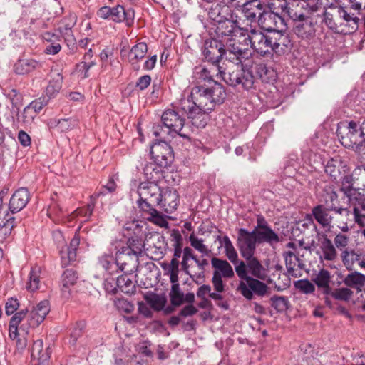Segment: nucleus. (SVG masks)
Masks as SVG:
<instances>
[{
    "mask_svg": "<svg viewBox=\"0 0 365 365\" xmlns=\"http://www.w3.org/2000/svg\"><path fill=\"white\" fill-rule=\"evenodd\" d=\"M41 273L40 267L35 266L31 269L29 282L26 286L28 291L34 292L40 288Z\"/></svg>",
    "mask_w": 365,
    "mask_h": 365,
    "instance_id": "c03bdc74",
    "label": "nucleus"
},
{
    "mask_svg": "<svg viewBox=\"0 0 365 365\" xmlns=\"http://www.w3.org/2000/svg\"><path fill=\"white\" fill-rule=\"evenodd\" d=\"M171 289L169 294L171 304L179 307L184 302V294L180 290L178 282H171Z\"/></svg>",
    "mask_w": 365,
    "mask_h": 365,
    "instance_id": "864d4df0",
    "label": "nucleus"
},
{
    "mask_svg": "<svg viewBox=\"0 0 365 365\" xmlns=\"http://www.w3.org/2000/svg\"><path fill=\"white\" fill-rule=\"evenodd\" d=\"M98 264L109 274H113L117 271L118 266L113 257L109 254H104L98 259Z\"/></svg>",
    "mask_w": 365,
    "mask_h": 365,
    "instance_id": "09e8293b",
    "label": "nucleus"
},
{
    "mask_svg": "<svg viewBox=\"0 0 365 365\" xmlns=\"http://www.w3.org/2000/svg\"><path fill=\"white\" fill-rule=\"evenodd\" d=\"M250 46L262 56L272 53V30H267L266 33L255 29L252 33Z\"/></svg>",
    "mask_w": 365,
    "mask_h": 365,
    "instance_id": "9b49d317",
    "label": "nucleus"
},
{
    "mask_svg": "<svg viewBox=\"0 0 365 365\" xmlns=\"http://www.w3.org/2000/svg\"><path fill=\"white\" fill-rule=\"evenodd\" d=\"M77 124L78 120L76 119L69 118L58 120L56 126H58L61 131L66 132L74 128Z\"/></svg>",
    "mask_w": 365,
    "mask_h": 365,
    "instance_id": "774afa93",
    "label": "nucleus"
},
{
    "mask_svg": "<svg viewBox=\"0 0 365 365\" xmlns=\"http://www.w3.org/2000/svg\"><path fill=\"white\" fill-rule=\"evenodd\" d=\"M30 200V194L27 188L21 187L16 190L10 198L9 209L16 213L26 207Z\"/></svg>",
    "mask_w": 365,
    "mask_h": 365,
    "instance_id": "b1692460",
    "label": "nucleus"
},
{
    "mask_svg": "<svg viewBox=\"0 0 365 365\" xmlns=\"http://www.w3.org/2000/svg\"><path fill=\"white\" fill-rule=\"evenodd\" d=\"M223 43L215 38L205 41L202 49L205 58L213 66H219L222 60Z\"/></svg>",
    "mask_w": 365,
    "mask_h": 365,
    "instance_id": "4468645a",
    "label": "nucleus"
},
{
    "mask_svg": "<svg viewBox=\"0 0 365 365\" xmlns=\"http://www.w3.org/2000/svg\"><path fill=\"white\" fill-rule=\"evenodd\" d=\"M225 82L233 87L241 85L245 90H250L255 88V78L252 72L245 68L243 66L240 70L230 72L228 74L222 76Z\"/></svg>",
    "mask_w": 365,
    "mask_h": 365,
    "instance_id": "0eeeda50",
    "label": "nucleus"
},
{
    "mask_svg": "<svg viewBox=\"0 0 365 365\" xmlns=\"http://www.w3.org/2000/svg\"><path fill=\"white\" fill-rule=\"evenodd\" d=\"M179 266V260L173 259H171L170 263H163L161 264V267L165 272V274L169 275L170 282H178Z\"/></svg>",
    "mask_w": 365,
    "mask_h": 365,
    "instance_id": "a18cd8bd",
    "label": "nucleus"
},
{
    "mask_svg": "<svg viewBox=\"0 0 365 365\" xmlns=\"http://www.w3.org/2000/svg\"><path fill=\"white\" fill-rule=\"evenodd\" d=\"M341 19L344 20V25L345 27V34H349L355 31L359 26V14L357 11H354L352 7L346 6L343 7L339 6Z\"/></svg>",
    "mask_w": 365,
    "mask_h": 365,
    "instance_id": "aec40b11",
    "label": "nucleus"
},
{
    "mask_svg": "<svg viewBox=\"0 0 365 365\" xmlns=\"http://www.w3.org/2000/svg\"><path fill=\"white\" fill-rule=\"evenodd\" d=\"M272 306L278 312H282L288 309L289 301L286 297L274 295L271 298Z\"/></svg>",
    "mask_w": 365,
    "mask_h": 365,
    "instance_id": "e2e57ef3",
    "label": "nucleus"
},
{
    "mask_svg": "<svg viewBox=\"0 0 365 365\" xmlns=\"http://www.w3.org/2000/svg\"><path fill=\"white\" fill-rule=\"evenodd\" d=\"M268 289L267 285L259 281L257 278L255 279L252 277L247 278L246 283L241 281L239 284L238 290L242 295L248 300L253 298V292L258 296H264Z\"/></svg>",
    "mask_w": 365,
    "mask_h": 365,
    "instance_id": "ddd939ff",
    "label": "nucleus"
},
{
    "mask_svg": "<svg viewBox=\"0 0 365 365\" xmlns=\"http://www.w3.org/2000/svg\"><path fill=\"white\" fill-rule=\"evenodd\" d=\"M212 267L220 272L222 277L231 278L234 276V271L232 266L225 259L217 257H212L211 259Z\"/></svg>",
    "mask_w": 365,
    "mask_h": 365,
    "instance_id": "ea45409f",
    "label": "nucleus"
},
{
    "mask_svg": "<svg viewBox=\"0 0 365 365\" xmlns=\"http://www.w3.org/2000/svg\"><path fill=\"white\" fill-rule=\"evenodd\" d=\"M162 125L158 124L153 126V135L160 138H166L171 133L178 134L180 136L190 140L187 135L181 133L184 126L185 118L183 113L174 109L165 110L162 116Z\"/></svg>",
    "mask_w": 365,
    "mask_h": 365,
    "instance_id": "20e7f679",
    "label": "nucleus"
},
{
    "mask_svg": "<svg viewBox=\"0 0 365 365\" xmlns=\"http://www.w3.org/2000/svg\"><path fill=\"white\" fill-rule=\"evenodd\" d=\"M227 11V8L217 4L215 6H212L208 12V16L210 19L218 24L227 18L224 14Z\"/></svg>",
    "mask_w": 365,
    "mask_h": 365,
    "instance_id": "13d9d810",
    "label": "nucleus"
},
{
    "mask_svg": "<svg viewBox=\"0 0 365 365\" xmlns=\"http://www.w3.org/2000/svg\"><path fill=\"white\" fill-rule=\"evenodd\" d=\"M266 20L272 21L274 26L273 29H268L267 30L277 29L283 31L287 28L284 18L282 16V14H279L278 12L267 11L266 13V17L264 18L263 21Z\"/></svg>",
    "mask_w": 365,
    "mask_h": 365,
    "instance_id": "8fccbe9b",
    "label": "nucleus"
},
{
    "mask_svg": "<svg viewBox=\"0 0 365 365\" xmlns=\"http://www.w3.org/2000/svg\"><path fill=\"white\" fill-rule=\"evenodd\" d=\"M247 58V56H239L234 53L222 51V59H225L226 61H228L236 66L241 65L242 66L243 61H245Z\"/></svg>",
    "mask_w": 365,
    "mask_h": 365,
    "instance_id": "338daca9",
    "label": "nucleus"
},
{
    "mask_svg": "<svg viewBox=\"0 0 365 365\" xmlns=\"http://www.w3.org/2000/svg\"><path fill=\"white\" fill-rule=\"evenodd\" d=\"M237 24V21L236 20H231L228 18L225 19L217 24L216 32L217 35L222 38L220 41L232 38V34L235 33V29L236 28Z\"/></svg>",
    "mask_w": 365,
    "mask_h": 365,
    "instance_id": "473e14b6",
    "label": "nucleus"
},
{
    "mask_svg": "<svg viewBox=\"0 0 365 365\" xmlns=\"http://www.w3.org/2000/svg\"><path fill=\"white\" fill-rule=\"evenodd\" d=\"M50 311L48 300L40 302L34 307L29 314V324L31 327H38L45 319Z\"/></svg>",
    "mask_w": 365,
    "mask_h": 365,
    "instance_id": "a878e982",
    "label": "nucleus"
},
{
    "mask_svg": "<svg viewBox=\"0 0 365 365\" xmlns=\"http://www.w3.org/2000/svg\"><path fill=\"white\" fill-rule=\"evenodd\" d=\"M38 66V63L34 59H19L14 64V69L16 74L25 75L34 71Z\"/></svg>",
    "mask_w": 365,
    "mask_h": 365,
    "instance_id": "4c0bfd02",
    "label": "nucleus"
},
{
    "mask_svg": "<svg viewBox=\"0 0 365 365\" xmlns=\"http://www.w3.org/2000/svg\"><path fill=\"white\" fill-rule=\"evenodd\" d=\"M43 41L46 42L44 53L48 55L57 54L61 50V37L53 32L46 31L42 35Z\"/></svg>",
    "mask_w": 365,
    "mask_h": 365,
    "instance_id": "cd10ccee",
    "label": "nucleus"
},
{
    "mask_svg": "<svg viewBox=\"0 0 365 365\" xmlns=\"http://www.w3.org/2000/svg\"><path fill=\"white\" fill-rule=\"evenodd\" d=\"M247 264V270L253 277L261 280L266 279L267 274L261 262L252 255L249 259H245Z\"/></svg>",
    "mask_w": 365,
    "mask_h": 365,
    "instance_id": "72a5a7b5",
    "label": "nucleus"
},
{
    "mask_svg": "<svg viewBox=\"0 0 365 365\" xmlns=\"http://www.w3.org/2000/svg\"><path fill=\"white\" fill-rule=\"evenodd\" d=\"M80 244V236L77 232L75 233L71 239L68 246L60 250L62 266H67L76 260V251Z\"/></svg>",
    "mask_w": 365,
    "mask_h": 365,
    "instance_id": "393cba45",
    "label": "nucleus"
},
{
    "mask_svg": "<svg viewBox=\"0 0 365 365\" xmlns=\"http://www.w3.org/2000/svg\"><path fill=\"white\" fill-rule=\"evenodd\" d=\"M196 255L194 254L193 250L190 247H185L182 252V259L180 262L181 269L188 274L192 279L194 280L195 276L190 272V264L188 262L190 259H193Z\"/></svg>",
    "mask_w": 365,
    "mask_h": 365,
    "instance_id": "5fc2aeb1",
    "label": "nucleus"
},
{
    "mask_svg": "<svg viewBox=\"0 0 365 365\" xmlns=\"http://www.w3.org/2000/svg\"><path fill=\"white\" fill-rule=\"evenodd\" d=\"M254 31H255V29H250L249 31L246 28L240 26L239 24L237 23L232 38L235 40L239 39L240 43L243 44L244 46H248L251 44V38H252V36Z\"/></svg>",
    "mask_w": 365,
    "mask_h": 365,
    "instance_id": "79ce46f5",
    "label": "nucleus"
},
{
    "mask_svg": "<svg viewBox=\"0 0 365 365\" xmlns=\"http://www.w3.org/2000/svg\"><path fill=\"white\" fill-rule=\"evenodd\" d=\"M150 153L154 162L161 167L167 168L174 160L173 148L164 138H160L153 143L150 147Z\"/></svg>",
    "mask_w": 365,
    "mask_h": 365,
    "instance_id": "423d86ee",
    "label": "nucleus"
},
{
    "mask_svg": "<svg viewBox=\"0 0 365 365\" xmlns=\"http://www.w3.org/2000/svg\"><path fill=\"white\" fill-rule=\"evenodd\" d=\"M354 292L348 287H341L334 289H331L328 295H331L334 299L348 302L351 298Z\"/></svg>",
    "mask_w": 365,
    "mask_h": 365,
    "instance_id": "4d7b16f0",
    "label": "nucleus"
},
{
    "mask_svg": "<svg viewBox=\"0 0 365 365\" xmlns=\"http://www.w3.org/2000/svg\"><path fill=\"white\" fill-rule=\"evenodd\" d=\"M272 53L281 55L288 51L291 46V40L282 31L272 30Z\"/></svg>",
    "mask_w": 365,
    "mask_h": 365,
    "instance_id": "412c9836",
    "label": "nucleus"
},
{
    "mask_svg": "<svg viewBox=\"0 0 365 365\" xmlns=\"http://www.w3.org/2000/svg\"><path fill=\"white\" fill-rule=\"evenodd\" d=\"M191 96L195 99V106L205 113H211L215 107L224 103L226 98L225 87L218 82L210 86H196Z\"/></svg>",
    "mask_w": 365,
    "mask_h": 365,
    "instance_id": "f03ea898",
    "label": "nucleus"
},
{
    "mask_svg": "<svg viewBox=\"0 0 365 365\" xmlns=\"http://www.w3.org/2000/svg\"><path fill=\"white\" fill-rule=\"evenodd\" d=\"M305 17L303 14L299 15L295 14V19H298L299 21L294 25V32L299 38H309L314 35V29L310 21L305 20Z\"/></svg>",
    "mask_w": 365,
    "mask_h": 365,
    "instance_id": "bb28decb",
    "label": "nucleus"
},
{
    "mask_svg": "<svg viewBox=\"0 0 365 365\" xmlns=\"http://www.w3.org/2000/svg\"><path fill=\"white\" fill-rule=\"evenodd\" d=\"M224 76H225V72L222 70V68L220 66H215L213 65L210 67H206L205 66H195L192 73V78L197 83H203L202 86H206V83L213 85L214 82H217L214 80L215 76H220L222 78Z\"/></svg>",
    "mask_w": 365,
    "mask_h": 365,
    "instance_id": "9d476101",
    "label": "nucleus"
},
{
    "mask_svg": "<svg viewBox=\"0 0 365 365\" xmlns=\"http://www.w3.org/2000/svg\"><path fill=\"white\" fill-rule=\"evenodd\" d=\"M139 199L137 205L145 217L150 222L162 226L165 223L160 212L155 207L160 204L162 190L154 182H142L138 188Z\"/></svg>",
    "mask_w": 365,
    "mask_h": 365,
    "instance_id": "f257e3e1",
    "label": "nucleus"
},
{
    "mask_svg": "<svg viewBox=\"0 0 365 365\" xmlns=\"http://www.w3.org/2000/svg\"><path fill=\"white\" fill-rule=\"evenodd\" d=\"M132 227H126L127 230H131L133 227L134 235L128 238L126 246L123 247L129 250L130 253H133L138 256H141L144 248V241L143 239V232L138 222H133Z\"/></svg>",
    "mask_w": 365,
    "mask_h": 365,
    "instance_id": "dca6fc26",
    "label": "nucleus"
},
{
    "mask_svg": "<svg viewBox=\"0 0 365 365\" xmlns=\"http://www.w3.org/2000/svg\"><path fill=\"white\" fill-rule=\"evenodd\" d=\"M258 244L267 243L272 247L280 242V237L271 227L264 230H253Z\"/></svg>",
    "mask_w": 365,
    "mask_h": 365,
    "instance_id": "2f4dec72",
    "label": "nucleus"
},
{
    "mask_svg": "<svg viewBox=\"0 0 365 365\" xmlns=\"http://www.w3.org/2000/svg\"><path fill=\"white\" fill-rule=\"evenodd\" d=\"M336 134L341 143L346 148H351L356 142L364 137L357 123L351 120L347 126H339L336 130Z\"/></svg>",
    "mask_w": 365,
    "mask_h": 365,
    "instance_id": "6e6552de",
    "label": "nucleus"
},
{
    "mask_svg": "<svg viewBox=\"0 0 365 365\" xmlns=\"http://www.w3.org/2000/svg\"><path fill=\"white\" fill-rule=\"evenodd\" d=\"M161 202L159 207L163 208L166 213H173L179 204V195L174 188L167 187L162 190Z\"/></svg>",
    "mask_w": 365,
    "mask_h": 365,
    "instance_id": "6ab92c4d",
    "label": "nucleus"
},
{
    "mask_svg": "<svg viewBox=\"0 0 365 365\" xmlns=\"http://www.w3.org/2000/svg\"><path fill=\"white\" fill-rule=\"evenodd\" d=\"M349 170L346 162L339 155L329 159L324 166L325 173L335 182H338L342 175L349 173Z\"/></svg>",
    "mask_w": 365,
    "mask_h": 365,
    "instance_id": "2eb2a0df",
    "label": "nucleus"
},
{
    "mask_svg": "<svg viewBox=\"0 0 365 365\" xmlns=\"http://www.w3.org/2000/svg\"><path fill=\"white\" fill-rule=\"evenodd\" d=\"M210 113H205L200 110L197 106L195 109H190L188 118L191 119L192 124L197 128H203L210 119Z\"/></svg>",
    "mask_w": 365,
    "mask_h": 365,
    "instance_id": "c9c22d12",
    "label": "nucleus"
},
{
    "mask_svg": "<svg viewBox=\"0 0 365 365\" xmlns=\"http://www.w3.org/2000/svg\"><path fill=\"white\" fill-rule=\"evenodd\" d=\"M14 217L6 214V211L0 210V232L4 235L10 234L14 227Z\"/></svg>",
    "mask_w": 365,
    "mask_h": 365,
    "instance_id": "6e6d98bb",
    "label": "nucleus"
},
{
    "mask_svg": "<svg viewBox=\"0 0 365 365\" xmlns=\"http://www.w3.org/2000/svg\"><path fill=\"white\" fill-rule=\"evenodd\" d=\"M178 108L183 112L189 115L190 109H195L196 106L195 103V99H193L191 94L187 97H182L178 103H176Z\"/></svg>",
    "mask_w": 365,
    "mask_h": 365,
    "instance_id": "0e129e2a",
    "label": "nucleus"
},
{
    "mask_svg": "<svg viewBox=\"0 0 365 365\" xmlns=\"http://www.w3.org/2000/svg\"><path fill=\"white\" fill-rule=\"evenodd\" d=\"M164 168L156 164L155 162L147 163L143 168V173L148 180V182L156 183V182L160 180L163 176L162 168Z\"/></svg>",
    "mask_w": 365,
    "mask_h": 365,
    "instance_id": "e433bc0d",
    "label": "nucleus"
},
{
    "mask_svg": "<svg viewBox=\"0 0 365 365\" xmlns=\"http://www.w3.org/2000/svg\"><path fill=\"white\" fill-rule=\"evenodd\" d=\"M51 351L49 347L43 349L42 340H36L31 347V365H48Z\"/></svg>",
    "mask_w": 365,
    "mask_h": 365,
    "instance_id": "5701e85b",
    "label": "nucleus"
},
{
    "mask_svg": "<svg viewBox=\"0 0 365 365\" xmlns=\"http://www.w3.org/2000/svg\"><path fill=\"white\" fill-rule=\"evenodd\" d=\"M255 71L256 76L264 83H269L272 78V71L269 70L266 64L259 63L255 64Z\"/></svg>",
    "mask_w": 365,
    "mask_h": 365,
    "instance_id": "bf43d9fd",
    "label": "nucleus"
},
{
    "mask_svg": "<svg viewBox=\"0 0 365 365\" xmlns=\"http://www.w3.org/2000/svg\"><path fill=\"white\" fill-rule=\"evenodd\" d=\"M331 278L330 272L325 269H322L313 281L319 289H322V293L324 294L328 295L331 289L330 287Z\"/></svg>",
    "mask_w": 365,
    "mask_h": 365,
    "instance_id": "f704fd0d",
    "label": "nucleus"
},
{
    "mask_svg": "<svg viewBox=\"0 0 365 365\" xmlns=\"http://www.w3.org/2000/svg\"><path fill=\"white\" fill-rule=\"evenodd\" d=\"M145 301L150 306L156 311H160L163 309L166 303L165 297L160 296L154 292H149L145 296Z\"/></svg>",
    "mask_w": 365,
    "mask_h": 365,
    "instance_id": "3c124183",
    "label": "nucleus"
},
{
    "mask_svg": "<svg viewBox=\"0 0 365 365\" xmlns=\"http://www.w3.org/2000/svg\"><path fill=\"white\" fill-rule=\"evenodd\" d=\"M360 255L355 252L354 250L345 249L341 253V258L344 265L347 269L351 270L354 262L360 260Z\"/></svg>",
    "mask_w": 365,
    "mask_h": 365,
    "instance_id": "603ef678",
    "label": "nucleus"
},
{
    "mask_svg": "<svg viewBox=\"0 0 365 365\" xmlns=\"http://www.w3.org/2000/svg\"><path fill=\"white\" fill-rule=\"evenodd\" d=\"M349 194L346 195L349 198V202L353 205V212L356 223L362 225L361 217H365V214H361L365 211V195L360 192L359 190L348 191Z\"/></svg>",
    "mask_w": 365,
    "mask_h": 365,
    "instance_id": "a211bd4d",
    "label": "nucleus"
},
{
    "mask_svg": "<svg viewBox=\"0 0 365 365\" xmlns=\"http://www.w3.org/2000/svg\"><path fill=\"white\" fill-rule=\"evenodd\" d=\"M318 242L321 254L319 255V259L321 262L323 261H334L337 258L336 249L331 242L328 238L327 235L323 234L318 238Z\"/></svg>",
    "mask_w": 365,
    "mask_h": 365,
    "instance_id": "4be33fe9",
    "label": "nucleus"
},
{
    "mask_svg": "<svg viewBox=\"0 0 365 365\" xmlns=\"http://www.w3.org/2000/svg\"><path fill=\"white\" fill-rule=\"evenodd\" d=\"M339 6L330 8L329 11H325L324 13V21L325 24L336 33L345 34V27L344 20L341 19V14Z\"/></svg>",
    "mask_w": 365,
    "mask_h": 365,
    "instance_id": "f3484780",
    "label": "nucleus"
},
{
    "mask_svg": "<svg viewBox=\"0 0 365 365\" xmlns=\"http://www.w3.org/2000/svg\"><path fill=\"white\" fill-rule=\"evenodd\" d=\"M222 42L223 43V51L234 53L239 56H248V49L243 48L244 45L240 43L239 39L229 38Z\"/></svg>",
    "mask_w": 365,
    "mask_h": 365,
    "instance_id": "58836bf2",
    "label": "nucleus"
},
{
    "mask_svg": "<svg viewBox=\"0 0 365 365\" xmlns=\"http://www.w3.org/2000/svg\"><path fill=\"white\" fill-rule=\"evenodd\" d=\"M116 285L125 294H132L136 291L135 284L127 274L119 276L116 279Z\"/></svg>",
    "mask_w": 365,
    "mask_h": 365,
    "instance_id": "49530a36",
    "label": "nucleus"
},
{
    "mask_svg": "<svg viewBox=\"0 0 365 365\" xmlns=\"http://www.w3.org/2000/svg\"><path fill=\"white\" fill-rule=\"evenodd\" d=\"M63 76L60 73H55L49 81L46 88V93L49 98H51L59 92L62 86Z\"/></svg>",
    "mask_w": 365,
    "mask_h": 365,
    "instance_id": "de8ad7c7",
    "label": "nucleus"
},
{
    "mask_svg": "<svg viewBox=\"0 0 365 365\" xmlns=\"http://www.w3.org/2000/svg\"><path fill=\"white\" fill-rule=\"evenodd\" d=\"M148 52V46L144 42H140L133 46L128 55L129 62L132 64L142 60Z\"/></svg>",
    "mask_w": 365,
    "mask_h": 365,
    "instance_id": "a19ab883",
    "label": "nucleus"
},
{
    "mask_svg": "<svg viewBox=\"0 0 365 365\" xmlns=\"http://www.w3.org/2000/svg\"><path fill=\"white\" fill-rule=\"evenodd\" d=\"M77 22V16L75 13H69L64 16L59 23L57 31L60 34L61 38L73 35V28Z\"/></svg>",
    "mask_w": 365,
    "mask_h": 365,
    "instance_id": "c756f323",
    "label": "nucleus"
},
{
    "mask_svg": "<svg viewBox=\"0 0 365 365\" xmlns=\"http://www.w3.org/2000/svg\"><path fill=\"white\" fill-rule=\"evenodd\" d=\"M344 283L349 287L361 290L365 285V275L358 272L350 273L344 278Z\"/></svg>",
    "mask_w": 365,
    "mask_h": 365,
    "instance_id": "37998d69",
    "label": "nucleus"
},
{
    "mask_svg": "<svg viewBox=\"0 0 365 365\" xmlns=\"http://www.w3.org/2000/svg\"><path fill=\"white\" fill-rule=\"evenodd\" d=\"M338 182H341V191L344 193L345 195L349 194L348 191H351L356 190L353 187V177L351 175L345 173L342 175V178L338 180Z\"/></svg>",
    "mask_w": 365,
    "mask_h": 365,
    "instance_id": "69168bd1",
    "label": "nucleus"
},
{
    "mask_svg": "<svg viewBox=\"0 0 365 365\" xmlns=\"http://www.w3.org/2000/svg\"><path fill=\"white\" fill-rule=\"evenodd\" d=\"M78 279L76 272L73 269H66L61 275V290L62 296L68 299L70 296V287L73 286Z\"/></svg>",
    "mask_w": 365,
    "mask_h": 365,
    "instance_id": "c85d7f7f",
    "label": "nucleus"
},
{
    "mask_svg": "<svg viewBox=\"0 0 365 365\" xmlns=\"http://www.w3.org/2000/svg\"><path fill=\"white\" fill-rule=\"evenodd\" d=\"M121 13H123V6L121 5H117L114 7L104 6L97 11L96 15L104 20H112L114 22H120Z\"/></svg>",
    "mask_w": 365,
    "mask_h": 365,
    "instance_id": "7c9ffc66",
    "label": "nucleus"
},
{
    "mask_svg": "<svg viewBox=\"0 0 365 365\" xmlns=\"http://www.w3.org/2000/svg\"><path fill=\"white\" fill-rule=\"evenodd\" d=\"M267 9V4L261 0H247L238 11L250 22L257 21L260 24H264Z\"/></svg>",
    "mask_w": 365,
    "mask_h": 365,
    "instance_id": "39448f33",
    "label": "nucleus"
},
{
    "mask_svg": "<svg viewBox=\"0 0 365 365\" xmlns=\"http://www.w3.org/2000/svg\"><path fill=\"white\" fill-rule=\"evenodd\" d=\"M258 244L255 232H249L245 228L238 230L237 247L241 255L245 259H249L254 255L256 245Z\"/></svg>",
    "mask_w": 365,
    "mask_h": 365,
    "instance_id": "1a4fd4ad",
    "label": "nucleus"
},
{
    "mask_svg": "<svg viewBox=\"0 0 365 365\" xmlns=\"http://www.w3.org/2000/svg\"><path fill=\"white\" fill-rule=\"evenodd\" d=\"M86 324L83 322H76L71 329L68 343L71 346H75L78 339L82 336Z\"/></svg>",
    "mask_w": 365,
    "mask_h": 365,
    "instance_id": "052dcab7",
    "label": "nucleus"
},
{
    "mask_svg": "<svg viewBox=\"0 0 365 365\" xmlns=\"http://www.w3.org/2000/svg\"><path fill=\"white\" fill-rule=\"evenodd\" d=\"M118 269L125 274H132L138 269L139 256L130 253L129 250L121 247L115 254Z\"/></svg>",
    "mask_w": 365,
    "mask_h": 365,
    "instance_id": "f8f14e48",
    "label": "nucleus"
},
{
    "mask_svg": "<svg viewBox=\"0 0 365 365\" xmlns=\"http://www.w3.org/2000/svg\"><path fill=\"white\" fill-rule=\"evenodd\" d=\"M189 241L190 242V245L196 250L204 255H208L210 250L203 243V240L202 239L197 238L194 233H192L189 237Z\"/></svg>",
    "mask_w": 365,
    "mask_h": 365,
    "instance_id": "680f3d73",
    "label": "nucleus"
},
{
    "mask_svg": "<svg viewBox=\"0 0 365 365\" xmlns=\"http://www.w3.org/2000/svg\"><path fill=\"white\" fill-rule=\"evenodd\" d=\"M328 200L324 204L317 205L312 209V215L314 220L324 228H330L334 219V215L342 217L343 220H348L351 212L347 208L337 207L335 202H337L338 195L335 191L330 187L325 189Z\"/></svg>",
    "mask_w": 365,
    "mask_h": 365,
    "instance_id": "7ed1b4c3",
    "label": "nucleus"
}]
</instances>
